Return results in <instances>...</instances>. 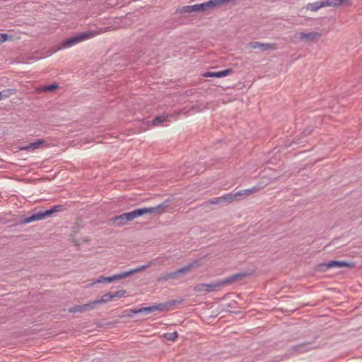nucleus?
Instances as JSON below:
<instances>
[{
  "mask_svg": "<svg viewBox=\"0 0 362 362\" xmlns=\"http://www.w3.org/2000/svg\"><path fill=\"white\" fill-rule=\"evenodd\" d=\"M166 206L164 204H160L156 207L143 208L134 210L133 211L123 214L115 218V221L118 224L124 225L129 221H132L134 218L141 216L146 214L152 213H163L165 211Z\"/></svg>",
  "mask_w": 362,
  "mask_h": 362,
  "instance_id": "obj_1",
  "label": "nucleus"
},
{
  "mask_svg": "<svg viewBox=\"0 0 362 362\" xmlns=\"http://www.w3.org/2000/svg\"><path fill=\"white\" fill-rule=\"evenodd\" d=\"M151 264H152L151 262H149L146 265H143L138 268L131 269L128 272H122L120 274H115V275L109 276V277H105V276H101L98 277L93 283H91L90 284V286H93L97 284H110V283L114 282L115 281H118V280H120L122 279L127 278L134 274L139 273V272L146 270Z\"/></svg>",
  "mask_w": 362,
  "mask_h": 362,
  "instance_id": "obj_2",
  "label": "nucleus"
},
{
  "mask_svg": "<svg viewBox=\"0 0 362 362\" xmlns=\"http://www.w3.org/2000/svg\"><path fill=\"white\" fill-rule=\"evenodd\" d=\"M226 2V0H210L209 1L192 6H183L181 13L206 12L215 8L220 7Z\"/></svg>",
  "mask_w": 362,
  "mask_h": 362,
  "instance_id": "obj_3",
  "label": "nucleus"
},
{
  "mask_svg": "<svg viewBox=\"0 0 362 362\" xmlns=\"http://www.w3.org/2000/svg\"><path fill=\"white\" fill-rule=\"evenodd\" d=\"M104 31L105 30H100L99 31L86 32V33L79 34L78 35H77L76 37H71V38L67 39L66 40L64 41L57 50L71 47L74 45H76V44L80 42L92 38V37L103 33Z\"/></svg>",
  "mask_w": 362,
  "mask_h": 362,
  "instance_id": "obj_4",
  "label": "nucleus"
},
{
  "mask_svg": "<svg viewBox=\"0 0 362 362\" xmlns=\"http://www.w3.org/2000/svg\"><path fill=\"white\" fill-rule=\"evenodd\" d=\"M61 208H62L61 206L57 205V206H54L49 210H46L44 211L35 213V214H33L32 216L26 218L23 222L25 223H31L33 221H37L45 219V218L48 217L49 216H51L52 214L59 211L61 210Z\"/></svg>",
  "mask_w": 362,
  "mask_h": 362,
  "instance_id": "obj_5",
  "label": "nucleus"
},
{
  "mask_svg": "<svg viewBox=\"0 0 362 362\" xmlns=\"http://www.w3.org/2000/svg\"><path fill=\"white\" fill-rule=\"evenodd\" d=\"M317 338H318V337L315 336V339L313 341H305V342H303V343L291 346L288 351L289 354H291V355L300 354L305 353L310 350L315 349L316 346H313V344Z\"/></svg>",
  "mask_w": 362,
  "mask_h": 362,
  "instance_id": "obj_6",
  "label": "nucleus"
},
{
  "mask_svg": "<svg viewBox=\"0 0 362 362\" xmlns=\"http://www.w3.org/2000/svg\"><path fill=\"white\" fill-rule=\"evenodd\" d=\"M198 267V264L195 262L193 263H191L180 269H178L176 272L168 273L163 276H160L157 279V281L158 282L163 281H168L169 279H173L176 278L178 275L187 273L190 272L193 268H196Z\"/></svg>",
  "mask_w": 362,
  "mask_h": 362,
  "instance_id": "obj_7",
  "label": "nucleus"
},
{
  "mask_svg": "<svg viewBox=\"0 0 362 362\" xmlns=\"http://www.w3.org/2000/svg\"><path fill=\"white\" fill-rule=\"evenodd\" d=\"M352 267V264L349 263L346 261H339V260H332L327 263L320 264L318 267V271L325 272L330 268L334 267H349L351 268Z\"/></svg>",
  "mask_w": 362,
  "mask_h": 362,
  "instance_id": "obj_8",
  "label": "nucleus"
},
{
  "mask_svg": "<svg viewBox=\"0 0 362 362\" xmlns=\"http://www.w3.org/2000/svg\"><path fill=\"white\" fill-rule=\"evenodd\" d=\"M220 286V283L199 284L194 286V291L199 293L211 292L216 291Z\"/></svg>",
  "mask_w": 362,
  "mask_h": 362,
  "instance_id": "obj_9",
  "label": "nucleus"
},
{
  "mask_svg": "<svg viewBox=\"0 0 362 362\" xmlns=\"http://www.w3.org/2000/svg\"><path fill=\"white\" fill-rule=\"evenodd\" d=\"M165 308V305L164 304H156L149 307H144L139 309H132L130 310L131 313L137 314L143 312L146 313H152L154 311H163Z\"/></svg>",
  "mask_w": 362,
  "mask_h": 362,
  "instance_id": "obj_10",
  "label": "nucleus"
},
{
  "mask_svg": "<svg viewBox=\"0 0 362 362\" xmlns=\"http://www.w3.org/2000/svg\"><path fill=\"white\" fill-rule=\"evenodd\" d=\"M248 47L252 49L259 48L262 51H267L269 49H275L276 45L275 43H262L260 42L252 41L249 42Z\"/></svg>",
  "mask_w": 362,
  "mask_h": 362,
  "instance_id": "obj_11",
  "label": "nucleus"
},
{
  "mask_svg": "<svg viewBox=\"0 0 362 362\" xmlns=\"http://www.w3.org/2000/svg\"><path fill=\"white\" fill-rule=\"evenodd\" d=\"M45 143L46 141L44 139H38L33 143L29 144L28 145L20 147V150L33 151L36 149L42 148L45 146Z\"/></svg>",
  "mask_w": 362,
  "mask_h": 362,
  "instance_id": "obj_12",
  "label": "nucleus"
},
{
  "mask_svg": "<svg viewBox=\"0 0 362 362\" xmlns=\"http://www.w3.org/2000/svg\"><path fill=\"white\" fill-rule=\"evenodd\" d=\"M321 36L322 34L318 32H312L308 33L301 32L299 33V37L300 40L306 39L307 40L310 42L318 41Z\"/></svg>",
  "mask_w": 362,
  "mask_h": 362,
  "instance_id": "obj_13",
  "label": "nucleus"
},
{
  "mask_svg": "<svg viewBox=\"0 0 362 362\" xmlns=\"http://www.w3.org/2000/svg\"><path fill=\"white\" fill-rule=\"evenodd\" d=\"M250 274L246 272H238L228 276V284L242 281Z\"/></svg>",
  "mask_w": 362,
  "mask_h": 362,
  "instance_id": "obj_14",
  "label": "nucleus"
},
{
  "mask_svg": "<svg viewBox=\"0 0 362 362\" xmlns=\"http://www.w3.org/2000/svg\"><path fill=\"white\" fill-rule=\"evenodd\" d=\"M94 309V306L93 305L92 302L84 304L83 305H76L71 308H70V313H83L87 310H90Z\"/></svg>",
  "mask_w": 362,
  "mask_h": 362,
  "instance_id": "obj_15",
  "label": "nucleus"
},
{
  "mask_svg": "<svg viewBox=\"0 0 362 362\" xmlns=\"http://www.w3.org/2000/svg\"><path fill=\"white\" fill-rule=\"evenodd\" d=\"M324 7L325 6H333V7H339L344 4H350V0H325L322 1Z\"/></svg>",
  "mask_w": 362,
  "mask_h": 362,
  "instance_id": "obj_16",
  "label": "nucleus"
},
{
  "mask_svg": "<svg viewBox=\"0 0 362 362\" xmlns=\"http://www.w3.org/2000/svg\"><path fill=\"white\" fill-rule=\"evenodd\" d=\"M112 300H113L112 293L108 292L105 293L100 299H96L91 302L93 303V305L95 307V305L106 303Z\"/></svg>",
  "mask_w": 362,
  "mask_h": 362,
  "instance_id": "obj_17",
  "label": "nucleus"
},
{
  "mask_svg": "<svg viewBox=\"0 0 362 362\" xmlns=\"http://www.w3.org/2000/svg\"><path fill=\"white\" fill-rule=\"evenodd\" d=\"M244 198L243 191L238 192H232L230 193H228V202H232L235 200H241Z\"/></svg>",
  "mask_w": 362,
  "mask_h": 362,
  "instance_id": "obj_18",
  "label": "nucleus"
},
{
  "mask_svg": "<svg viewBox=\"0 0 362 362\" xmlns=\"http://www.w3.org/2000/svg\"><path fill=\"white\" fill-rule=\"evenodd\" d=\"M324 4L323 1H316L314 3H310L307 5V9L311 11H317L320 8H323Z\"/></svg>",
  "mask_w": 362,
  "mask_h": 362,
  "instance_id": "obj_19",
  "label": "nucleus"
},
{
  "mask_svg": "<svg viewBox=\"0 0 362 362\" xmlns=\"http://www.w3.org/2000/svg\"><path fill=\"white\" fill-rule=\"evenodd\" d=\"M226 76V70H223L221 71L212 72L208 71L203 74L204 77H224Z\"/></svg>",
  "mask_w": 362,
  "mask_h": 362,
  "instance_id": "obj_20",
  "label": "nucleus"
},
{
  "mask_svg": "<svg viewBox=\"0 0 362 362\" xmlns=\"http://www.w3.org/2000/svg\"><path fill=\"white\" fill-rule=\"evenodd\" d=\"M262 188V187H261L259 185H256L252 188L242 190L244 198L250 196L252 194L257 192Z\"/></svg>",
  "mask_w": 362,
  "mask_h": 362,
  "instance_id": "obj_21",
  "label": "nucleus"
},
{
  "mask_svg": "<svg viewBox=\"0 0 362 362\" xmlns=\"http://www.w3.org/2000/svg\"><path fill=\"white\" fill-rule=\"evenodd\" d=\"M168 117V115H167L158 116L152 121V125L158 126L160 124H161L162 122L166 121Z\"/></svg>",
  "mask_w": 362,
  "mask_h": 362,
  "instance_id": "obj_22",
  "label": "nucleus"
},
{
  "mask_svg": "<svg viewBox=\"0 0 362 362\" xmlns=\"http://www.w3.org/2000/svg\"><path fill=\"white\" fill-rule=\"evenodd\" d=\"M16 93V89H6L3 91L0 92V96H1V100L4 98H6Z\"/></svg>",
  "mask_w": 362,
  "mask_h": 362,
  "instance_id": "obj_23",
  "label": "nucleus"
},
{
  "mask_svg": "<svg viewBox=\"0 0 362 362\" xmlns=\"http://www.w3.org/2000/svg\"><path fill=\"white\" fill-rule=\"evenodd\" d=\"M163 336L166 339L174 341L177 339L178 334L177 332H174L171 333H165Z\"/></svg>",
  "mask_w": 362,
  "mask_h": 362,
  "instance_id": "obj_24",
  "label": "nucleus"
},
{
  "mask_svg": "<svg viewBox=\"0 0 362 362\" xmlns=\"http://www.w3.org/2000/svg\"><path fill=\"white\" fill-rule=\"evenodd\" d=\"M126 294L125 290H119L115 293H112L113 300L115 298H121Z\"/></svg>",
  "mask_w": 362,
  "mask_h": 362,
  "instance_id": "obj_25",
  "label": "nucleus"
},
{
  "mask_svg": "<svg viewBox=\"0 0 362 362\" xmlns=\"http://www.w3.org/2000/svg\"><path fill=\"white\" fill-rule=\"evenodd\" d=\"M236 305H237V303L235 301H234L233 303H228V308H230L231 309H228V313H239V311L233 310V308H235Z\"/></svg>",
  "mask_w": 362,
  "mask_h": 362,
  "instance_id": "obj_26",
  "label": "nucleus"
},
{
  "mask_svg": "<svg viewBox=\"0 0 362 362\" xmlns=\"http://www.w3.org/2000/svg\"><path fill=\"white\" fill-rule=\"evenodd\" d=\"M57 88H58V86L56 85V84H54V85L44 86L42 88V91H52V90H55Z\"/></svg>",
  "mask_w": 362,
  "mask_h": 362,
  "instance_id": "obj_27",
  "label": "nucleus"
},
{
  "mask_svg": "<svg viewBox=\"0 0 362 362\" xmlns=\"http://www.w3.org/2000/svg\"><path fill=\"white\" fill-rule=\"evenodd\" d=\"M312 132H313L312 129L307 128L300 134V136L302 137L307 136L310 135Z\"/></svg>",
  "mask_w": 362,
  "mask_h": 362,
  "instance_id": "obj_28",
  "label": "nucleus"
},
{
  "mask_svg": "<svg viewBox=\"0 0 362 362\" xmlns=\"http://www.w3.org/2000/svg\"><path fill=\"white\" fill-rule=\"evenodd\" d=\"M8 38L9 37L6 34L0 33V43L7 41Z\"/></svg>",
  "mask_w": 362,
  "mask_h": 362,
  "instance_id": "obj_29",
  "label": "nucleus"
},
{
  "mask_svg": "<svg viewBox=\"0 0 362 362\" xmlns=\"http://www.w3.org/2000/svg\"><path fill=\"white\" fill-rule=\"evenodd\" d=\"M220 200H221L220 198H215V199L211 200V204H218Z\"/></svg>",
  "mask_w": 362,
  "mask_h": 362,
  "instance_id": "obj_30",
  "label": "nucleus"
},
{
  "mask_svg": "<svg viewBox=\"0 0 362 362\" xmlns=\"http://www.w3.org/2000/svg\"><path fill=\"white\" fill-rule=\"evenodd\" d=\"M235 296V293H228V298H230Z\"/></svg>",
  "mask_w": 362,
  "mask_h": 362,
  "instance_id": "obj_31",
  "label": "nucleus"
},
{
  "mask_svg": "<svg viewBox=\"0 0 362 362\" xmlns=\"http://www.w3.org/2000/svg\"><path fill=\"white\" fill-rule=\"evenodd\" d=\"M235 88V86L234 85H230V86H228V88Z\"/></svg>",
  "mask_w": 362,
  "mask_h": 362,
  "instance_id": "obj_32",
  "label": "nucleus"
},
{
  "mask_svg": "<svg viewBox=\"0 0 362 362\" xmlns=\"http://www.w3.org/2000/svg\"><path fill=\"white\" fill-rule=\"evenodd\" d=\"M227 72H228V75H229L230 73L231 72V69H228Z\"/></svg>",
  "mask_w": 362,
  "mask_h": 362,
  "instance_id": "obj_33",
  "label": "nucleus"
},
{
  "mask_svg": "<svg viewBox=\"0 0 362 362\" xmlns=\"http://www.w3.org/2000/svg\"><path fill=\"white\" fill-rule=\"evenodd\" d=\"M1 100V96H0V100Z\"/></svg>",
  "mask_w": 362,
  "mask_h": 362,
  "instance_id": "obj_34",
  "label": "nucleus"
}]
</instances>
